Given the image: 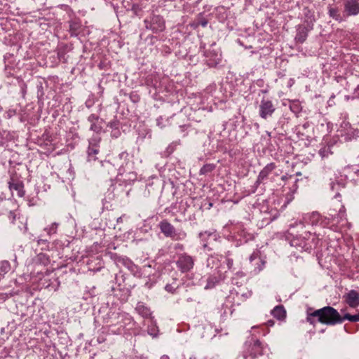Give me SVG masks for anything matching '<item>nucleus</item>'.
Returning a JSON list of instances; mask_svg holds the SVG:
<instances>
[{"instance_id":"31","label":"nucleus","mask_w":359,"mask_h":359,"mask_svg":"<svg viewBox=\"0 0 359 359\" xmlns=\"http://www.w3.org/2000/svg\"><path fill=\"white\" fill-rule=\"evenodd\" d=\"M319 154L322 157L327 156L330 154V149L324 147L319 151Z\"/></svg>"},{"instance_id":"36","label":"nucleus","mask_w":359,"mask_h":359,"mask_svg":"<svg viewBox=\"0 0 359 359\" xmlns=\"http://www.w3.org/2000/svg\"><path fill=\"white\" fill-rule=\"evenodd\" d=\"M198 25H201L203 27H205L208 25V21L206 20H201L199 21Z\"/></svg>"},{"instance_id":"26","label":"nucleus","mask_w":359,"mask_h":359,"mask_svg":"<svg viewBox=\"0 0 359 359\" xmlns=\"http://www.w3.org/2000/svg\"><path fill=\"white\" fill-rule=\"evenodd\" d=\"M58 226V223L53 222L49 227L45 228L44 230L47 232L48 235L55 234L57 232Z\"/></svg>"},{"instance_id":"20","label":"nucleus","mask_w":359,"mask_h":359,"mask_svg":"<svg viewBox=\"0 0 359 359\" xmlns=\"http://www.w3.org/2000/svg\"><path fill=\"white\" fill-rule=\"evenodd\" d=\"M273 317L281 320L285 317V310L282 306H276L271 311Z\"/></svg>"},{"instance_id":"24","label":"nucleus","mask_w":359,"mask_h":359,"mask_svg":"<svg viewBox=\"0 0 359 359\" xmlns=\"http://www.w3.org/2000/svg\"><path fill=\"white\" fill-rule=\"evenodd\" d=\"M215 168V165L213 164H206L204 165L200 170L201 175H205L212 172Z\"/></svg>"},{"instance_id":"6","label":"nucleus","mask_w":359,"mask_h":359,"mask_svg":"<svg viewBox=\"0 0 359 359\" xmlns=\"http://www.w3.org/2000/svg\"><path fill=\"white\" fill-rule=\"evenodd\" d=\"M161 232L166 236L170 237L172 240H182L184 239L187 234L185 232H177L175 227L166 220H163L159 224Z\"/></svg>"},{"instance_id":"15","label":"nucleus","mask_w":359,"mask_h":359,"mask_svg":"<svg viewBox=\"0 0 359 359\" xmlns=\"http://www.w3.org/2000/svg\"><path fill=\"white\" fill-rule=\"evenodd\" d=\"M200 238L203 242V246L204 248L208 247V241L212 240L216 241L217 238V234L215 231H204L201 232L199 234Z\"/></svg>"},{"instance_id":"8","label":"nucleus","mask_w":359,"mask_h":359,"mask_svg":"<svg viewBox=\"0 0 359 359\" xmlns=\"http://www.w3.org/2000/svg\"><path fill=\"white\" fill-rule=\"evenodd\" d=\"M275 110L276 107L271 100L269 99H262L261 100L259 106V114L262 118L266 119L271 117Z\"/></svg>"},{"instance_id":"33","label":"nucleus","mask_w":359,"mask_h":359,"mask_svg":"<svg viewBox=\"0 0 359 359\" xmlns=\"http://www.w3.org/2000/svg\"><path fill=\"white\" fill-rule=\"evenodd\" d=\"M165 289L168 292L174 293L176 290V287H175L172 285L168 284L165 285Z\"/></svg>"},{"instance_id":"40","label":"nucleus","mask_w":359,"mask_h":359,"mask_svg":"<svg viewBox=\"0 0 359 359\" xmlns=\"http://www.w3.org/2000/svg\"><path fill=\"white\" fill-rule=\"evenodd\" d=\"M145 285L149 288L151 287V285H149L148 283H146Z\"/></svg>"},{"instance_id":"39","label":"nucleus","mask_w":359,"mask_h":359,"mask_svg":"<svg viewBox=\"0 0 359 359\" xmlns=\"http://www.w3.org/2000/svg\"><path fill=\"white\" fill-rule=\"evenodd\" d=\"M161 359H170L169 357L166 355H164L161 357Z\"/></svg>"},{"instance_id":"14","label":"nucleus","mask_w":359,"mask_h":359,"mask_svg":"<svg viewBox=\"0 0 359 359\" xmlns=\"http://www.w3.org/2000/svg\"><path fill=\"white\" fill-rule=\"evenodd\" d=\"M275 168V163H271L267 164L259 172L257 178V182L262 183Z\"/></svg>"},{"instance_id":"5","label":"nucleus","mask_w":359,"mask_h":359,"mask_svg":"<svg viewBox=\"0 0 359 359\" xmlns=\"http://www.w3.org/2000/svg\"><path fill=\"white\" fill-rule=\"evenodd\" d=\"M145 27L154 33L162 32L165 29V22L160 15H152L144 20Z\"/></svg>"},{"instance_id":"17","label":"nucleus","mask_w":359,"mask_h":359,"mask_svg":"<svg viewBox=\"0 0 359 359\" xmlns=\"http://www.w3.org/2000/svg\"><path fill=\"white\" fill-rule=\"evenodd\" d=\"M308 32L309 29L306 27L299 25L297 29L296 41L299 43L304 42L307 38Z\"/></svg>"},{"instance_id":"9","label":"nucleus","mask_w":359,"mask_h":359,"mask_svg":"<svg viewBox=\"0 0 359 359\" xmlns=\"http://www.w3.org/2000/svg\"><path fill=\"white\" fill-rule=\"evenodd\" d=\"M344 13L346 17L359 14V2L358 0H345L344 1Z\"/></svg>"},{"instance_id":"41","label":"nucleus","mask_w":359,"mask_h":359,"mask_svg":"<svg viewBox=\"0 0 359 359\" xmlns=\"http://www.w3.org/2000/svg\"><path fill=\"white\" fill-rule=\"evenodd\" d=\"M237 274H238V276H244V274H243L242 272H241V273H238Z\"/></svg>"},{"instance_id":"37","label":"nucleus","mask_w":359,"mask_h":359,"mask_svg":"<svg viewBox=\"0 0 359 359\" xmlns=\"http://www.w3.org/2000/svg\"><path fill=\"white\" fill-rule=\"evenodd\" d=\"M257 257V253L254 252L250 257V261L252 262Z\"/></svg>"},{"instance_id":"42","label":"nucleus","mask_w":359,"mask_h":359,"mask_svg":"<svg viewBox=\"0 0 359 359\" xmlns=\"http://www.w3.org/2000/svg\"><path fill=\"white\" fill-rule=\"evenodd\" d=\"M286 178H287V177H286V176H285V175L282 177V180H285Z\"/></svg>"},{"instance_id":"21","label":"nucleus","mask_w":359,"mask_h":359,"mask_svg":"<svg viewBox=\"0 0 359 359\" xmlns=\"http://www.w3.org/2000/svg\"><path fill=\"white\" fill-rule=\"evenodd\" d=\"M102 166L104 172H107L109 175H113L115 172L116 168L109 161L102 162Z\"/></svg>"},{"instance_id":"13","label":"nucleus","mask_w":359,"mask_h":359,"mask_svg":"<svg viewBox=\"0 0 359 359\" xmlns=\"http://www.w3.org/2000/svg\"><path fill=\"white\" fill-rule=\"evenodd\" d=\"M99 153V148L97 140L95 139L90 141V144L88 149V161L95 160L96 155Z\"/></svg>"},{"instance_id":"7","label":"nucleus","mask_w":359,"mask_h":359,"mask_svg":"<svg viewBox=\"0 0 359 359\" xmlns=\"http://www.w3.org/2000/svg\"><path fill=\"white\" fill-rule=\"evenodd\" d=\"M176 265L182 273H186L193 269L194 260L191 256L187 254H181L178 256Z\"/></svg>"},{"instance_id":"10","label":"nucleus","mask_w":359,"mask_h":359,"mask_svg":"<svg viewBox=\"0 0 359 359\" xmlns=\"http://www.w3.org/2000/svg\"><path fill=\"white\" fill-rule=\"evenodd\" d=\"M222 256L215 255H211L210 256L206 261V266L208 268H210L211 269H215L217 271V274L219 276H221L222 272L219 269L220 268V262H221Z\"/></svg>"},{"instance_id":"16","label":"nucleus","mask_w":359,"mask_h":359,"mask_svg":"<svg viewBox=\"0 0 359 359\" xmlns=\"http://www.w3.org/2000/svg\"><path fill=\"white\" fill-rule=\"evenodd\" d=\"M135 310L144 318H150L151 316L150 309L148 308L143 302H138L135 307Z\"/></svg>"},{"instance_id":"22","label":"nucleus","mask_w":359,"mask_h":359,"mask_svg":"<svg viewBox=\"0 0 359 359\" xmlns=\"http://www.w3.org/2000/svg\"><path fill=\"white\" fill-rule=\"evenodd\" d=\"M298 228L299 229H303L304 228V222L302 221L295 222L293 224H290V227L288 229V233L291 236H294V229Z\"/></svg>"},{"instance_id":"29","label":"nucleus","mask_w":359,"mask_h":359,"mask_svg":"<svg viewBox=\"0 0 359 359\" xmlns=\"http://www.w3.org/2000/svg\"><path fill=\"white\" fill-rule=\"evenodd\" d=\"M137 175L133 172H128L126 174V177L124 178L125 181L133 182L136 180Z\"/></svg>"},{"instance_id":"11","label":"nucleus","mask_w":359,"mask_h":359,"mask_svg":"<svg viewBox=\"0 0 359 359\" xmlns=\"http://www.w3.org/2000/svg\"><path fill=\"white\" fill-rule=\"evenodd\" d=\"M344 297L349 306L356 308L359 306V291L351 290Z\"/></svg>"},{"instance_id":"23","label":"nucleus","mask_w":359,"mask_h":359,"mask_svg":"<svg viewBox=\"0 0 359 359\" xmlns=\"http://www.w3.org/2000/svg\"><path fill=\"white\" fill-rule=\"evenodd\" d=\"M222 278V276L217 277V276H210L208 278L207 284L205 286V289H210L215 287V284L219 282V280Z\"/></svg>"},{"instance_id":"44","label":"nucleus","mask_w":359,"mask_h":359,"mask_svg":"<svg viewBox=\"0 0 359 359\" xmlns=\"http://www.w3.org/2000/svg\"><path fill=\"white\" fill-rule=\"evenodd\" d=\"M178 248H182V245H180V244H177Z\"/></svg>"},{"instance_id":"12","label":"nucleus","mask_w":359,"mask_h":359,"mask_svg":"<svg viewBox=\"0 0 359 359\" xmlns=\"http://www.w3.org/2000/svg\"><path fill=\"white\" fill-rule=\"evenodd\" d=\"M303 220L304 222L308 224H311L312 226L320 224V226H323V225L321 223L322 221L324 220V219H323L320 217V214L317 212H313L309 214H306L303 217Z\"/></svg>"},{"instance_id":"18","label":"nucleus","mask_w":359,"mask_h":359,"mask_svg":"<svg viewBox=\"0 0 359 359\" xmlns=\"http://www.w3.org/2000/svg\"><path fill=\"white\" fill-rule=\"evenodd\" d=\"M328 15L330 18L335 20L337 22H342L344 20L341 17L339 10L337 7H334L332 6H329L328 8Z\"/></svg>"},{"instance_id":"43","label":"nucleus","mask_w":359,"mask_h":359,"mask_svg":"<svg viewBox=\"0 0 359 359\" xmlns=\"http://www.w3.org/2000/svg\"><path fill=\"white\" fill-rule=\"evenodd\" d=\"M178 248H182V245H180V244H177Z\"/></svg>"},{"instance_id":"38","label":"nucleus","mask_w":359,"mask_h":359,"mask_svg":"<svg viewBox=\"0 0 359 359\" xmlns=\"http://www.w3.org/2000/svg\"><path fill=\"white\" fill-rule=\"evenodd\" d=\"M267 324L269 326H273L274 324V322L273 320H269V321H268Z\"/></svg>"},{"instance_id":"2","label":"nucleus","mask_w":359,"mask_h":359,"mask_svg":"<svg viewBox=\"0 0 359 359\" xmlns=\"http://www.w3.org/2000/svg\"><path fill=\"white\" fill-rule=\"evenodd\" d=\"M321 224L323 227H329L335 231L341 230L342 228L348 225L344 207L341 206L337 215L330 213L329 217H325Z\"/></svg>"},{"instance_id":"35","label":"nucleus","mask_w":359,"mask_h":359,"mask_svg":"<svg viewBox=\"0 0 359 359\" xmlns=\"http://www.w3.org/2000/svg\"><path fill=\"white\" fill-rule=\"evenodd\" d=\"M98 117L95 114H90L88 118V121L90 122L91 123H95L97 120Z\"/></svg>"},{"instance_id":"1","label":"nucleus","mask_w":359,"mask_h":359,"mask_svg":"<svg viewBox=\"0 0 359 359\" xmlns=\"http://www.w3.org/2000/svg\"><path fill=\"white\" fill-rule=\"evenodd\" d=\"M311 316L317 317L319 322L327 325H335L342 323L341 316L339 312L331 306H325L316 310L311 313Z\"/></svg>"},{"instance_id":"34","label":"nucleus","mask_w":359,"mask_h":359,"mask_svg":"<svg viewBox=\"0 0 359 359\" xmlns=\"http://www.w3.org/2000/svg\"><path fill=\"white\" fill-rule=\"evenodd\" d=\"M226 262L227 269H231L233 264V259L229 257H226Z\"/></svg>"},{"instance_id":"30","label":"nucleus","mask_w":359,"mask_h":359,"mask_svg":"<svg viewBox=\"0 0 359 359\" xmlns=\"http://www.w3.org/2000/svg\"><path fill=\"white\" fill-rule=\"evenodd\" d=\"M9 153L10 151L8 150H4V151L1 154L0 156V165H5Z\"/></svg>"},{"instance_id":"45","label":"nucleus","mask_w":359,"mask_h":359,"mask_svg":"<svg viewBox=\"0 0 359 359\" xmlns=\"http://www.w3.org/2000/svg\"><path fill=\"white\" fill-rule=\"evenodd\" d=\"M16 260H17V257H16V255H15L14 262H16Z\"/></svg>"},{"instance_id":"19","label":"nucleus","mask_w":359,"mask_h":359,"mask_svg":"<svg viewBox=\"0 0 359 359\" xmlns=\"http://www.w3.org/2000/svg\"><path fill=\"white\" fill-rule=\"evenodd\" d=\"M11 269V264L7 260L0 261V280L4 278L5 275L8 273Z\"/></svg>"},{"instance_id":"3","label":"nucleus","mask_w":359,"mask_h":359,"mask_svg":"<svg viewBox=\"0 0 359 359\" xmlns=\"http://www.w3.org/2000/svg\"><path fill=\"white\" fill-rule=\"evenodd\" d=\"M318 238L316 235H311L309 231H305L304 235L296 236V238L290 241V245L294 247H301L302 248H311L318 243Z\"/></svg>"},{"instance_id":"28","label":"nucleus","mask_w":359,"mask_h":359,"mask_svg":"<svg viewBox=\"0 0 359 359\" xmlns=\"http://www.w3.org/2000/svg\"><path fill=\"white\" fill-rule=\"evenodd\" d=\"M20 213L18 210L10 211L8 213V218L11 220V223L14 224L15 219L20 218Z\"/></svg>"},{"instance_id":"4","label":"nucleus","mask_w":359,"mask_h":359,"mask_svg":"<svg viewBox=\"0 0 359 359\" xmlns=\"http://www.w3.org/2000/svg\"><path fill=\"white\" fill-rule=\"evenodd\" d=\"M263 355V347L259 341L255 340L252 342H246L243 353L244 359H258Z\"/></svg>"},{"instance_id":"32","label":"nucleus","mask_w":359,"mask_h":359,"mask_svg":"<svg viewBox=\"0 0 359 359\" xmlns=\"http://www.w3.org/2000/svg\"><path fill=\"white\" fill-rule=\"evenodd\" d=\"M90 128L91 130L98 133L101 130V126L97 125L95 123H93Z\"/></svg>"},{"instance_id":"25","label":"nucleus","mask_w":359,"mask_h":359,"mask_svg":"<svg viewBox=\"0 0 359 359\" xmlns=\"http://www.w3.org/2000/svg\"><path fill=\"white\" fill-rule=\"evenodd\" d=\"M341 319L342 322L345 320H349L351 322H358L359 321V313L355 315L346 313L344 316L341 317Z\"/></svg>"},{"instance_id":"27","label":"nucleus","mask_w":359,"mask_h":359,"mask_svg":"<svg viewBox=\"0 0 359 359\" xmlns=\"http://www.w3.org/2000/svg\"><path fill=\"white\" fill-rule=\"evenodd\" d=\"M158 333V327H156V325L153 324V323H152L151 325L148 327V334L149 335L152 336L153 337H157Z\"/></svg>"}]
</instances>
